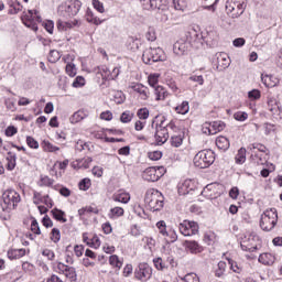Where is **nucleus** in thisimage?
I'll return each mask as SVG.
<instances>
[{"label":"nucleus","mask_w":282,"mask_h":282,"mask_svg":"<svg viewBox=\"0 0 282 282\" xmlns=\"http://www.w3.org/2000/svg\"><path fill=\"white\" fill-rule=\"evenodd\" d=\"M258 261L261 265L272 267L276 262V254L272 252L260 253Z\"/></svg>","instance_id":"nucleus-26"},{"label":"nucleus","mask_w":282,"mask_h":282,"mask_svg":"<svg viewBox=\"0 0 282 282\" xmlns=\"http://www.w3.org/2000/svg\"><path fill=\"white\" fill-rule=\"evenodd\" d=\"M123 216H124V208L122 207H113L108 213L109 219H118L119 217H123Z\"/></svg>","instance_id":"nucleus-44"},{"label":"nucleus","mask_w":282,"mask_h":282,"mask_svg":"<svg viewBox=\"0 0 282 282\" xmlns=\"http://www.w3.org/2000/svg\"><path fill=\"white\" fill-rule=\"evenodd\" d=\"M235 160L236 164H243V162H246V148H241L240 150H238Z\"/></svg>","instance_id":"nucleus-63"},{"label":"nucleus","mask_w":282,"mask_h":282,"mask_svg":"<svg viewBox=\"0 0 282 282\" xmlns=\"http://www.w3.org/2000/svg\"><path fill=\"white\" fill-rule=\"evenodd\" d=\"M56 25H57V30H59V32H67V30H72V28H76L77 25H80V21H78V20H73V21L58 20Z\"/></svg>","instance_id":"nucleus-28"},{"label":"nucleus","mask_w":282,"mask_h":282,"mask_svg":"<svg viewBox=\"0 0 282 282\" xmlns=\"http://www.w3.org/2000/svg\"><path fill=\"white\" fill-rule=\"evenodd\" d=\"M185 250L191 252V254H199L204 252V247L197 242V240H185L183 242Z\"/></svg>","instance_id":"nucleus-23"},{"label":"nucleus","mask_w":282,"mask_h":282,"mask_svg":"<svg viewBox=\"0 0 282 282\" xmlns=\"http://www.w3.org/2000/svg\"><path fill=\"white\" fill-rule=\"evenodd\" d=\"M153 276V269L148 263H140L134 271V278L138 281L147 282Z\"/></svg>","instance_id":"nucleus-14"},{"label":"nucleus","mask_w":282,"mask_h":282,"mask_svg":"<svg viewBox=\"0 0 282 282\" xmlns=\"http://www.w3.org/2000/svg\"><path fill=\"white\" fill-rule=\"evenodd\" d=\"M267 105H268V110L271 113H276L279 111V105L276 104V99L269 98L267 101Z\"/></svg>","instance_id":"nucleus-58"},{"label":"nucleus","mask_w":282,"mask_h":282,"mask_svg":"<svg viewBox=\"0 0 282 282\" xmlns=\"http://www.w3.org/2000/svg\"><path fill=\"white\" fill-rule=\"evenodd\" d=\"M188 42H186V40L181 39L174 43L173 52L176 56H185V54H188Z\"/></svg>","instance_id":"nucleus-25"},{"label":"nucleus","mask_w":282,"mask_h":282,"mask_svg":"<svg viewBox=\"0 0 282 282\" xmlns=\"http://www.w3.org/2000/svg\"><path fill=\"white\" fill-rule=\"evenodd\" d=\"M166 169L164 166L148 167L143 172V180L147 182H158L161 177H164Z\"/></svg>","instance_id":"nucleus-12"},{"label":"nucleus","mask_w":282,"mask_h":282,"mask_svg":"<svg viewBox=\"0 0 282 282\" xmlns=\"http://www.w3.org/2000/svg\"><path fill=\"white\" fill-rule=\"evenodd\" d=\"M94 162V159L91 156L78 159L70 163L72 169L75 171H79V169H89L91 166V163Z\"/></svg>","instance_id":"nucleus-27"},{"label":"nucleus","mask_w":282,"mask_h":282,"mask_svg":"<svg viewBox=\"0 0 282 282\" xmlns=\"http://www.w3.org/2000/svg\"><path fill=\"white\" fill-rule=\"evenodd\" d=\"M202 195L207 199H217V197L221 196V185L210 183L203 189Z\"/></svg>","instance_id":"nucleus-16"},{"label":"nucleus","mask_w":282,"mask_h":282,"mask_svg":"<svg viewBox=\"0 0 282 282\" xmlns=\"http://www.w3.org/2000/svg\"><path fill=\"white\" fill-rule=\"evenodd\" d=\"M193 163L196 169H208L215 163V152L213 150H202L196 153Z\"/></svg>","instance_id":"nucleus-7"},{"label":"nucleus","mask_w":282,"mask_h":282,"mask_svg":"<svg viewBox=\"0 0 282 282\" xmlns=\"http://www.w3.org/2000/svg\"><path fill=\"white\" fill-rule=\"evenodd\" d=\"M113 202H119L120 204H129L131 202V195L126 192H119L112 196Z\"/></svg>","instance_id":"nucleus-39"},{"label":"nucleus","mask_w":282,"mask_h":282,"mask_svg":"<svg viewBox=\"0 0 282 282\" xmlns=\"http://www.w3.org/2000/svg\"><path fill=\"white\" fill-rule=\"evenodd\" d=\"M26 147H29V149H33V150H37L40 144L39 141L36 139H34V137L28 135L26 137Z\"/></svg>","instance_id":"nucleus-62"},{"label":"nucleus","mask_w":282,"mask_h":282,"mask_svg":"<svg viewBox=\"0 0 282 282\" xmlns=\"http://www.w3.org/2000/svg\"><path fill=\"white\" fill-rule=\"evenodd\" d=\"M79 191H89L91 188V178L85 177L78 183Z\"/></svg>","instance_id":"nucleus-59"},{"label":"nucleus","mask_w":282,"mask_h":282,"mask_svg":"<svg viewBox=\"0 0 282 282\" xmlns=\"http://www.w3.org/2000/svg\"><path fill=\"white\" fill-rule=\"evenodd\" d=\"M134 94H138L140 100H149V97L151 96V90H149V87L142 85L141 83H132L129 86Z\"/></svg>","instance_id":"nucleus-20"},{"label":"nucleus","mask_w":282,"mask_h":282,"mask_svg":"<svg viewBox=\"0 0 282 282\" xmlns=\"http://www.w3.org/2000/svg\"><path fill=\"white\" fill-rule=\"evenodd\" d=\"M22 11H23V4H21V2L17 0L9 6V14H19V12H22Z\"/></svg>","instance_id":"nucleus-50"},{"label":"nucleus","mask_w":282,"mask_h":282,"mask_svg":"<svg viewBox=\"0 0 282 282\" xmlns=\"http://www.w3.org/2000/svg\"><path fill=\"white\" fill-rule=\"evenodd\" d=\"M177 282H199V275H197L195 272H191L184 276H178Z\"/></svg>","instance_id":"nucleus-46"},{"label":"nucleus","mask_w":282,"mask_h":282,"mask_svg":"<svg viewBox=\"0 0 282 282\" xmlns=\"http://www.w3.org/2000/svg\"><path fill=\"white\" fill-rule=\"evenodd\" d=\"M225 129L226 123L224 121L205 122L202 126V132L205 135H217V133H221Z\"/></svg>","instance_id":"nucleus-13"},{"label":"nucleus","mask_w":282,"mask_h":282,"mask_svg":"<svg viewBox=\"0 0 282 282\" xmlns=\"http://www.w3.org/2000/svg\"><path fill=\"white\" fill-rule=\"evenodd\" d=\"M174 10H178L180 12H184L185 8H187L186 0H172Z\"/></svg>","instance_id":"nucleus-61"},{"label":"nucleus","mask_w":282,"mask_h":282,"mask_svg":"<svg viewBox=\"0 0 282 282\" xmlns=\"http://www.w3.org/2000/svg\"><path fill=\"white\" fill-rule=\"evenodd\" d=\"M17 169V154L8 152L7 154V170L14 171Z\"/></svg>","instance_id":"nucleus-42"},{"label":"nucleus","mask_w":282,"mask_h":282,"mask_svg":"<svg viewBox=\"0 0 282 282\" xmlns=\"http://www.w3.org/2000/svg\"><path fill=\"white\" fill-rule=\"evenodd\" d=\"M91 213L94 215H98L100 213V210L98 209V207H91V206H86V207L78 209L79 217H85V215H89Z\"/></svg>","instance_id":"nucleus-45"},{"label":"nucleus","mask_w":282,"mask_h":282,"mask_svg":"<svg viewBox=\"0 0 282 282\" xmlns=\"http://www.w3.org/2000/svg\"><path fill=\"white\" fill-rule=\"evenodd\" d=\"M82 6L80 0H66L58 6L57 14L63 19H72V17H76L80 12Z\"/></svg>","instance_id":"nucleus-3"},{"label":"nucleus","mask_w":282,"mask_h":282,"mask_svg":"<svg viewBox=\"0 0 282 282\" xmlns=\"http://www.w3.org/2000/svg\"><path fill=\"white\" fill-rule=\"evenodd\" d=\"M134 116L135 113H133L131 110H126L120 116V122H122L123 124H127L131 122V120H133Z\"/></svg>","instance_id":"nucleus-51"},{"label":"nucleus","mask_w":282,"mask_h":282,"mask_svg":"<svg viewBox=\"0 0 282 282\" xmlns=\"http://www.w3.org/2000/svg\"><path fill=\"white\" fill-rule=\"evenodd\" d=\"M144 203L149 210H152L153 213L162 210V208H164V195L155 188L148 189Z\"/></svg>","instance_id":"nucleus-1"},{"label":"nucleus","mask_w":282,"mask_h":282,"mask_svg":"<svg viewBox=\"0 0 282 282\" xmlns=\"http://www.w3.org/2000/svg\"><path fill=\"white\" fill-rule=\"evenodd\" d=\"M158 83H160V74L159 73H154V74H150L148 76V84L150 85V87H158Z\"/></svg>","instance_id":"nucleus-55"},{"label":"nucleus","mask_w":282,"mask_h":282,"mask_svg":"<svg viewBox=\"0 0 282 282\" xmlns=\"http://www.w3.org/2000/svg\"><path fill=\"white\" fill-rule=\"evenodd\" d=\"M167 96H169V90H166L164 86L158 85L156 87H154V99L156 101L166 100Z\"/></svg>","instance_id":"nucleus-35"},{"label":"nucleus","mask_w":282,"mask_h":282,"mask_svg":"<svg viewBox=\"0 0 282 282\" xmlns=\"http://www.w3.org/2000/svg\"><path fill=\"white\" fill-rule=\"evenodd\" d=\"M228 263L230 265V270H232V272H235L236 274H241V272H243V267L239 265L237 261L228 259Z\"/></svg>","instance_id":"nucleus-57"},{"label":"nucleus","mask_w":282,"mask_h":282,"mask_svg":"<svg viewBox=\"0 0 282 282\" xmlns=\"http://www.w3.org/2000/svg\"><path fill=\"white\" fill-rule=\"evenodd\" d=\"M48 63H58L61 61V52L52 50L47 56Z\"/></svg>","instance_id":"nucleus-60"},{"label":"nucleus","mask_w":282,"mask_h":282,"mask_svg":"<svg viewBox=\"0 0 282 282\" xmlns=\"http://www.w3.org/2000/svg\"><path fill=\"white\" fill-rule=\"evenodd\" d=\"M21 21L25 28L33 30V32H37L39 23H42L43 18H41V12H39V10H28L22 12Z\"/></svg>","instance_id":"nucleus-4"},{"label":"nucleus","mask_w":282,"mask_h":282,"mask_svg":"<svg viewBox=\"0 0 282 282\" xmlns=\"http://www.w3.org/2000/svg\"><path fill=\"white\" fill-rule=\"evenodd\" d=\"M279 223V214L275 208L267 209L260 218V228L265 232L274 230V227Z\"/></svg>","instance_id":"nucleus-5"},{"label":"nucleus","mask_w":282,"mask_h":282,"mask_svg":"<svg viewBox=\"0 0 282 282\" xmlns=\"http://www.w3.org/2000/svg\"><path fill=\"white\" fill-rule=\"evenodd\" d=\"M86 21L88 23H93L94 25H100L102 24L104 20H100V18L96 17L93 11H87L86 13Z\"/></svg>","instance_id":"nucleus-49"},{"label":"nucleus","mask_w":282,"mask_h":282,"mask_svg":"<svg viewBox=\"0 0 282 282\" xmlns=\"http://www.w3.org/2000/svg\"><path fill=\"white\" fill-rule=\"evenodd\" d=\"M261 80L268 88L276 87V85H279V78L274 75H262Z\"/></svg>","instance_id":"nucleus-34"},{"label":"nucleus","mask_w":282,"mask_h":282,"mask_svg":"<svg viewBox=\"0 0 282 282\" xmlns=\"http://www.w3.org/2000/svg\"><path fill=\"white\" fill-rule=\"evenodd\" d=\"M247 0H227L226 1V13L230 19H239L243 12H246V8L248 7Z\"/></svg>","instance_id":"nucleus-8"},{"label":"nucleus","mask_w":282,"mask_h":282,"mask_svg":"<svg viewBox=\"0 0 282 282\" xmlns=\"http://www.w3.org/2000/svg\"><path fill=\"white\" fill-rule=\"evenodd\" d=\"M51 215L53 219L59 221V224H67V214H65V212L55 207L51 210Z\"/></svg>","instance_id":"nucleus-32"},{"label":"nucleus","mask_w":282,"mask_h":282,"mask_svg":"<svg viewBox=\"0 0 282 282\" xmlns=\"http://www.w3.org/2000/svg\"><path fill=\"white\" fill-rule=\"evenodd\" d=\"M178 232L183 237H195V235H199V224L195 220L185 219L178 224Z\"/></svg>","instance_id":"nucleus-10"},{"label":"nucleus","mask_w":282,"mask_h":282,"mask_svg":"<svg viewBox=\"0 0 282 282\" xmlns=\"http://www.w3.org/2000/svg\"><path fill=\"white\" fill-rule=\"evenodd\" d=\"M76 151H94V144L91 142H85L83 140H78L75 144Z\"/></svg>","instance_id":"nucleus-41"},{"label":"nucleus","mask_w":282,"mask_h":282,"mask_svg":"<svg viewBox=\"0 0 282 282\" xmlns=\"http://www.w3.org/2000/svg\"><path fill=\"white\" fill-rule=\"evenodd\" d=\"M153 264L156 268V270L163 271L169 269V264L162 258H154Z\"/></svg>","instance_id":"nucleus-53"},{"label":"nucleus","mask_w":282,"mask_h":282,"mask_svg":"<svg viewBox=\"0 0 282 282\" xmlns=\"http://www.w3.org/2000/svg\"><path fill=\"white\" fill-rule=\"evenodd\" d=\"M97 76H101L102 80H116L120 76V67L112 69L107 66L98 67Z\"/></svg>","instance_id":"nucleus-15"},{"label":"nucleus","mask_w":282,"mask_h":282,"mask_svg":"<svg viewBox=\"0 0 282 282\" xmlns=\"http://www.w3.org/2000/svg\"><path fill=\"white\" fill-rule=\"evenodd\" d=\"M259 235L257 232L246 234L240 240V248L243 252H257L259 250Z\"/></svg>","instance_id":"nucleus-9"},{"label":"nucleus","mask_w":282,"mask_h":282,"mask_svg":"<svg viewBox=\"0 0 282 282\" xmlns=\"http://www.w3.org/2000/svg\"><path fill=\"white\" fill-rule=\"evenodd\" d=\"M41 147L44 153H56L57 151H61L59 147L54 145L52 142L47 140H43L41 142Z\"/></svg>","instance_id":"nucleus-38"},{"label":"nucleus","mask_w":282,"mask_h":282,"mask_svg":"<svg viewBox=\"0 0 282 282\" xmlns=\"http://www.w3.org/2000/svg\"><path fill=\"white\" fill-rule=\"evenodd\" d=\"M33 204H35V206L44 204V206H47V208H52L54 206V200L48 194L43 195V193L34 191Z\"/></svg>","instance_id":"nucleus-19"},{"label":"nucleus","mask_w":282,"mask_h":282,"mask_svg":"<svg viewBox=\"0 0 282 282\" xmlns=\"http://www.w3.org/2000/svg\"><path fill=\"white\" fill-rule=\"evenodd\" d=\"M88 113L85 110H77L76 112H74L70 118H69V122L70 124H78V122H83V120H85V118H87Z\"/></svg>","instance_id":"nucleus-33"},{"label":"nucleus","mask_w":282,"mask_h":282,"mask_svg":"<svg viewBox=\"0 0 282 282\" xmlns=\"http://www.w3.org/2000/svg\"><path fill=\"white\" fill-rule=\"evenodd\" d=\"M251 160L258 166H267V167L272 166V170H274V164L268 162L270 160V153H263V152L251 153Z\"/></svg>","instance_id":"nucleus-18"},{"label":"nucleus","mask_w":282,"mask_h":282,"mask_svg":"<svg viewBox=\"0 0 282 282\" xmlns=\"http://www.w3.org/2000/svg\"><path fill=\"white\" fill-rule=\"evenodd\" d=\"M216 147L220 151H228V149H230V141L228 138L220 135L216 139Z\"/></svg>","instance_id":"nucleus-37"},{"label":"nucleus","mask_w":282,"mask_h":282,"mask_svg":"<svg viewBox=\"0 0 282 282\" xmlns=\"http://www.w3.org/2000/svg\"><path fill=\"white\" fill-rule=\"evenodd\" d=\"M230 67V57L226 53H219L217 55V69L223 72V69H228Z\"/></svg>","instance_id":"nucleus-29"},{"label":"nucleus","mask_w":282,"mask_h":282,"mask_svg":"<svg viewBox=\"0 0 282 282\" xmlns=\"http://www.w3.org/2000/svg\"><path fill=\"white\" fill-rule=\"evenodd\" d=\"M149 116H151V112L149 111V108H147V107L140 108L137 111V118H139V120H143L144 122H147V120H149Z\"/></svg>","instance_id":"nucleus-52"},{"label":"nucleus","mask_w":282,"mask_h":282,"mask_svg":"<svg viewBox=\"0 0 282 282\" xmlns=\"http://www.w3.org/2000/svg\"><path fill=\"white\" fill-rule=\"evenodd\" d=\"M184 138H186L184 131L178 130V132H174L170 140L171 147H174L176 149L182 147V144H184Z\"/></svg>","instance_id":"nucleus-30"},{"label":"nucleus","mask_w":282,"mask_h":282,"mask_svg":"<svg viewBox=\"0 0 282 282\" xmlns=\"http://www.w3.org/2000/svg\"><path fill=\"white\" fill-rule=\"evenodd\" d=\"M248 149L251 153H270V150L263 143H252Z\"/></svg>","instance_id":"nucleus-40"},{"label":"nucleus","mask_w":282,"mask_h":282,"mask_svg":"<svg viewBox=\"0 0 282 282\" xmlns=\"http://www.w3.org/2000/svg\"><path fill=\"white\" fill-rule=\"evenodd\" d=\"M39 186L52 188L54 186V178H51L50 176H42L40 178Z\"/></svg>","instance_id":"nucleus-54"},{"label":"nucleus","mask_w":282,"mask_h":282,"mask_svg":"<svg viewBox=\"0 0 282 282\" xmlns=\"http://www.w3.org/2000/svg\"><path fill=\"white\" fill-rule=\"evenodd\" d=\"M176 113H180L181 116H186L188 111H191V106L188 105V101H183L178 106L174 108Z\"/></svg>","instance_id":"nucleus-48"},{"label":"nucleus","mask_w":282,"mask_h":282,"mask_svg":"<svg viewBox=\"0 0 282 282\" xmlns=\"http://www.w3.org/2000/svg\"><path fill=\"white\" fill-rule=\"evenodd\" d=\"M154 139L156 144L162 145L166 140H169V129L166 127L162 126H156V132L154 134Z\"/></svg>","instance_id":"nucleus-24"},{"label":"nucleus","mask_w":282,"mask_h":282,"mask_svg":"<svg viewBox=\"0 0 282 282\" xmlns=\"http://www.w3.org/2000/svg\"><path fill=\"white\" fill-rule=\"evenodd\" d=\"M83 243H86L88 248H93L94 250H98L100 246H102V241H100V237L96 234L84 232L82 235Z\"/></svg>","instance_id":"nucleus-17"},{"label":"nucleus","mask_w":282,"mask_h":282,"mask_svg":"<svg viewBox=\"0 0 282 282\" xmlns=\"http://www.w3.org/2000/svg\"><path fill=\"white\" fill-rule=\"evenodd\" d=\"M163 237L167 243H175V241H177V231H175V229H167L165 234H163Z\"/></svg>","instance_id":"nucleus-47"},{"label":"nucleus","mask_w":282,"mask_h":282,"mask_svg":"<svg viewBox=\"0 0 282 282\" xmlns=\"http://www.w3.org/2000/svg\"><path fill=\"white\" fill-rule=\"evenodd\" d=\"M28 221H31L30 225V231L32 234H28L26 237L28 239H30L31 241H34V239H36V237L41 236V226H39V220H36L34 218V216H30L28 218Z\"/></svg>","instance_id":"nucleus-22"},{"label":"nucleus","mask_w":282,"mask_h":282,"mask_svg":"<svg viewBox=\"0 0 282 282\" xmlns=\"http://www.w3.org/2000/svg\"><path fill=\"white\" fill-rule=\"evenodd\" d=\"M65 72L70 78H74L78 74V69L74 63L66 64Z\"/></svg>","instance_id":"nucleus-56"},{"label":"nucleus","mask_w":282,"mask_h":282,"mask_svg":"<svg viewBox=\"0 0 282 282\" xmlns=\"http://www.w3.org/2000/svg\"><path fill=\"white\" fill-rule=\"evenodd\" d=\"M21 204V194L17 189H6L2 193L1 208L3 213H10V210H17V207Z\"/></svg>","instance_id":"nucleus-2"},{"label":"nucleus","mask_w":282,"mask_h":282,"mask_svg":"<svg viewBox=\"0 0 282 282\" xmlns=\"http://www.w3.org/2000/svg\"><path fill=\"white\" fill-rule=\"evenodd\" d=\"M197 191V182L195 180H185L178 185V195H191Z\"/></svg>","instance_id":"nucleus-21"},{"label":"nucleus","mask_w":282,"mask_h":282,"mask_svg":"<svg viewBox=\"0 0 282 282\" xmlns=\"http://www.w3.org/2000/svg\"><path fill=\"white\" fill-rule=\"evenodd\" d=\"M227 264L225 261L218 262V269L216 270L215 274L216 276H224V272H226Z\"/></svg>","instance_id":"nucleus-64"},{"label":"nucleus","mask_w":282,"mask_h":282,"mask_svg":"<svg viewBox=\"0 0 282 282\" xmlns=\"http://www.w3.org/2000/svg\"><path fill=\"white\" fill-rule=\"evenodd\" d=\"M142 61L145 65H153L166 61V53L162 47L147 48L142 54Z\"/></svg>","instance_id":"nucleus-6"},{"label":"nucleus","mask_w":282,"mask_h":282,"mask_svg":"<svg viewBox=\"0 0 282 282\" xmlns=\"http://www.w3.org/2000/svg\"><path fill=\"white\" fill-rule=\"evenodd\" d=\"M151 10H164L167 6L166 0H149Z\"/></svg>","instance_id":"nucleus-43"},{"label":"nucleus","mask_w":282,"mask_h":282,"mask_svg":"<svg viewBox=\"0 0 282 282\" xmlns=\"http://www.w3.org/2000/svg\"><path fill=\"white\" fill-rule=\"evenodd\" d=\"M28 253V251L22 248V249H9L7 252L8 259H10V261H17V259H23V257H25V254Z\"/></svg>","instance_id":"nucleus-31"},{"label":"nucleus","mask_w":282,"mask_h":282,"mask_svg":"<svg viewBox=\"0 0 282 282\" xmlns=\"http://www.w3.org/2000/svg\"><path fill=\"white\" fill-rule=\"evenodd\" d=\"M53 270L54 272H57V274H64V276L70 281H76V279H78L76 268L69 267L63 262H54Z\"/></svg>","instance_id":"nucleus-11"},{"label":"nucleus","mask_w":282,"mask_h":282,"mask_svg":"<svg viewBox=\"0 0 282 282\" xmlns=\"http://www.w3.org/2000/svg\"><path fill=\"white\" fill-rule=\"evenodd\" d=\"M108 261L109 265H111V268H115L116 270H121L122 265H124V260L118 257V254L110 256Z\"/></svg>","instance_id":"nucleus-36"}]
</instances>
